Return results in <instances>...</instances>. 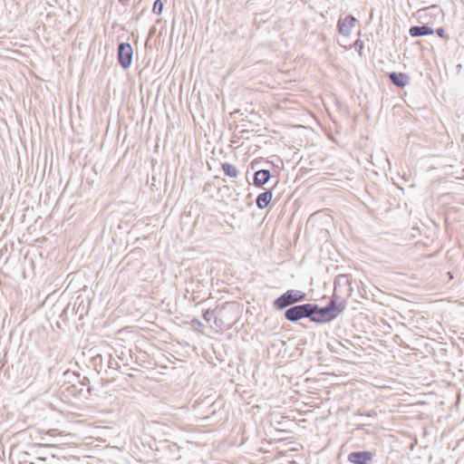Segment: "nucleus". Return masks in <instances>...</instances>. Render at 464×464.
Masks as SVG:
<instances>
[{"mask_svg":"<svg viewBox=\"0 0 464 464\" xmlns=\"http://www.w3.org/2000/svg\"><path fill=\"white\" fill-rule=\"evenodd\" d=\"M271 178L270 171L268 169H260L255 173L254 184L256 187H262L268 182Z\"/></svg>","mask_w":464,"mask_h":464,"instance_id":"nucleus-10","label":"nucleus"},{"mask_svg":"<svg viewBox=\"0 0 464 464\" xmlns=\"http://www.w3.org/2000/svg\"><path fill=\"white\" fill-rule=\"evenodd\" d=\"M221 166H222V169H223L224 173L227 176H228L230 178L237 177L238 170H237V169L234 165L230 164V163H227V162H223L221 164Z\"/></svg>","mask_w":464,"mask_h":464,"instance_id":"nucleus-12","label":"nucleus"},{"mask_svg":"<svg viewBox=\"0 0 464 464\" xmlns=\"http://www.w3.org/2000/svg\"><path fill=\"white\" fill-rule=\"evenodd\" d=\"M314 311L315 307L313 306V304H297L286 309L285 317L290 322H297L303 318H309L311 320Z\"/></svg>","mask_w":464,"mask_h":464,"instance_id":"nucleus-3","label":"nucleus"},{"mask_svg":"<svg viewBox=\"0 0 464 464\" xmlns=\"http://www.w3.org/2000/svg\"><path fill=\"white\" fill-rule=\"evenodd\" d=\"M364 44H363V42L360 39H357L354 43V48L356 51H358L359 53H361V51L362 50Z\"/></svg>","mask_w":464,"mask_h":464,"instance_id":"nucleus-17","label":"nucleus"},{"mask_svg":"<svg viewBox=\"0 0 464 464\" xmlns=\"http://www.w3.org/2000/svg\"><path fill=\"white\" fill-rule=\"evenodd\" d=\"M54 432H55V430H51L49 431V434H50V435H53V434H54Z\"/></svg>","mask_w":464,"mask_h":464,"instance_id":"nucleus-21","label":"nucleus"},{"mask_svg":"<svg viewBox=\"0 0 464 464\" xmlns=\"http://www.w3.org/2000/svg\"><path fill=\"white\" fill-rule=\"evenodd\" d=\"M163 3L161 0H156L153 5L152 12L156 14H160L163 10Z\"/></svg>","mask_w":464,"mask_h":464,"instance_id":"nucleus-14","label":"nucleus"},{"mask_svg":"<svg viewBox=\"0 0 464 464\" xmlns=\"http://www.w3.org/2000/svg\"><path fill=\"white\" fill-rule=\"evenodd\" d=\"M133 49L128 43H121L118 46L117 59L123 69H128L132 63Z\"/></svg>","mask_w":464,"mask_h":464,"instance_id":"nucleus-4","label":"nucleus"},{"mask_svg":"<svg viewBox=\"0 0 464 464\" xmlns=\"http://www.w3.org/2000/svg\"><path fill=\"white\" fill-rule=\"evenodd\" d=\"M435 32L441 38L447 37L446 34H445V30L442 27L437 28Z\"/></svg>","mask_w":464,"mask_h":464,"instance_id":"nucleus-19","label":"nucleus"},{"mask_svg":"<svg viewBox=\"0 0 464 464\" xmlns=\"http://www.w3.org/2000/svg\"><path fill=\"white\" fill-rule=\"evenodd\" d=\"M238 318V304L227 302L216 306L215 325L219 329H229Z\"/></svg>","mask_w":464,"mask_h":464,"instance_id":"nucleus-1","label":"nucleus"},{"mask_svg":"<svg viewBox=\"0 0 464 464\" xmlns=\"http://www.w3.org/2000/svg\"><path fill=\"white\" fill-rule=\"evenodd\" d=\"M315 311L311 316V321L314 323H326L334 319L340 313L341 309L337 310L335 302L332 300L326 306L320 308L317 304H313Z\"/></svg>","mask_w":464,"mask_h":464,"instance_id":"nucleus-2","label":"nucleus"},{"mask_svg":"<svg viewBox=\"0 0 464 464\" xmlns=\"http://www.w3.org/2000/svg\"><path fill=\"white\" fill-rule=\"evenodd\" d=\"M213 157L218 156L223 153V148L222 147H214L211 151Z\"/></svg>","mask_w":464,"mask_h":464,"instance_id":"nucleus-18","label":"nucleus"},{"mask_svg":"<svg viewBox=\"0 0 464 464\" xmlns=\"http://www.w3.org/2000/svg\"><path fill=\"white\" fill-rule=\"evenodd\" d=\"M294 301L292 298V293L287 290L285 293L281 295L278 298H276L274 303V308L276 310H283L292 304H294Z\"/></svg>","mask_w":464,"mask_h":464,"instance_id":"nucleus-7","label":"nucleus"},{"mask_svg":"<svg viewBox=\"0 0 464 464\" xmlns=\"http://www.w3.org/2000/svg\"><path fill=\"white\" fill-rule=\"evenodd\" d=\"M273 194L270 190L260 193L256 198V205L259 208L263 209L268 206L272 200Z\"/></svg>","mask_w":464,"mask_h":464,"instance_id":"nucleus-11","label":"nucleus"},{"mask_svg":"<svg viewBox=\"0 0 464 464\" xmlns=\"http://www.w3.org/2000/svg\"><path fill=\"white\" fill-rule=\"evenodd\" d=\"M37 459H38L39 460H43V461L47 460V458H46V457H38Z\"/></svg>","mask_w":464,"mask_h":464,"instance_id":"nucleus-20","label":"nucleus"},{"mask_svg":"<svg viewBox=\"0 0 464 464\" xmlns=\"http://www.w3.org/2000/svg\"><path fill=\"white\" fill-rule=\"evenodd\" d=\"M292 293V298L295 304L303 302L306 299V295L299 290H289Z\"/></svg>","mask_w":464,"mask_h":464,"instance_id":"nucleus-13","label":"nucleus"},{"mask_svg":"<svg viewBox=\"0 0 464 464\" xmlns=\"http://www.w3.org/2000/svg\"><path fill=\"white\" fill-rule=\"evenodd\" d=\"M433 33H434L433 28L428 24L414 25V26H411L409 30V34L411 37H420V36L430 35V34H432Z\"/></svg>","mask_w":464,"mask_h":464,"instance_id":"nucleus-8","label":"nucleus"},{"mask_svg":"<svg viewBox=\"0 0 464 464\" xmlns=\"http://www.w3.org/2000/svg\"><path fill=\"white\" fill-rule=\"evenodd\" d=\"M355 23L356 18L353 15H347L344 19H340L338 21V32L344 36H348Z\"/></svg>","mask_w":464,"mask_h":464,"instance_id":"nucleus-5","label":"nucleus"},{"mask_svg":"<svg viewBox=\"0 0 464 464\" xmlns=\"http://www.w3.org/2000/svg\"><path fill=\"white\" fill-rule=\"evenodd\" d=\"M42 447H48V445H38V448H42Z\"/></svg>","mask_w":464,"mask_h":464,"instance_id":"nucleus-22","label":"nucleus"},{"mask_svg":"<svg viewBox=\"0 0 464 464\" xmlns=\"http://www.w3.org/2000/svg\"><path fill=\"white\" fill-rule=\"evenodd\" d=\"M215 317H216V308L213 310H210V309L206 310L203 313V318L207 322H210L212 319L215 320Z\"/></svg>","mask_w":464,"mask_h":464,"instance_id":"nucleus-15","label":"nucleus"},{"mask_svg":"<svg viewBox=\"0 0 464 464\" xmlns=\"http://www.w3.org/2000/svg\"><path fill=\"white\" fill-rule=\"evenodd\" d=\"M372 459L369 451H353L348 455V460L353 464H367Z\"/></svg>","mask_w":464,"mask_h":464,"instance_id":"nucleus-6","label":"nucleus"},{"mask_svg":"<svg viewBox=\"0 0 464 464\" xmlns=\"http://www.w3.org/2000/svg\"><path fill=\"white\" fill-rule=\"evenodd\" d=\"M390 81L397 87H404L410 82V77L403 72H392L389 74Z\"/></svg>","mask_w":464,"mask_h":464,"instance_id":"nucleus-9","label":"nucleus"},{"mask_svg":"<svg viewBox=\"0 0 464 464\" xmlns=\"http://www.w3.org/2000/svg\"><path fill=\"white\" fill-rule=\"evenodd\" d=\"M191 325L195 330L202 333V328L204 327V324L199 320L193 319L191 321Z\"/></svg>","mask_w":464,"mask_h":464,"instance_id":"nucleus-16","label":"nucleus"}]
</instances>
